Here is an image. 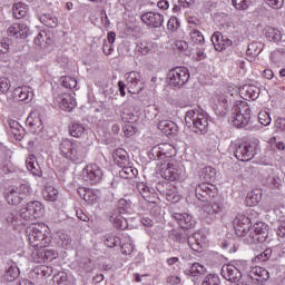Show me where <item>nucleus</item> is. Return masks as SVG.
Here are the masks:
<instances>
[{"instance_id":"nucleus-1","label":"nucleus","mask_w":285,"mask_h":285,"mask_svg":"<svg viewBox=\"0 0 285 285\" xmlns=\"http://www.w3.org/2000/svg\"><path fill=\"white\" fill-rule=\"evenodd\" d=\"M185 125L195 135H206L208 132V116L197 109L188 110L185 115Z\"/></svg>"},{"instance_id":"nucleus-2","label":"nucleus","mask_w":285,"mask_h":285,"mask_svg":"<svg viewBox=\"0 0 285 285\" xmlns=\"http://www.w3.org/2000/svg\"><path fill=\"white\" fill-rule=\"evenodd\" d=\"M232 124L235 128L250 130V106L244 100H238L232 108Z\"/></svg>"},{"instance_id":"nucleus-3","label":"nucleus","mask_w":285,"mask_h":285,"mask_svg":"<svg viewBox=\"0 0 285 285\" xmlns=\"http://www.w3.org/2000/svg\"><path fill=\"white\" fill-rule=\"evenodd\" d=\"M128 215H130V202L120 199L117 208L109 214V222L114 228L126 230L128 228Z\"/></svg>"},{"instance_id":"nucleus-4","label":"nucleus","mask_w":285,"mask_h":285,"mask_svg":"<svg viewBox=\"0 0 285 285\" xmlns=\"http://www.w3.org/2000/svg\"><path fill=\"white\" fill-rule=\"evenodd\" d=\"M60 153L66 157V159H71V161H80L86 157L88 149H86L81 142H72L66 139L60 144Z\"/></svg>"},{"instance_id":"nucleus-5","label":"nucleus","mask_w":285,"mask_h":285,"mask_svg":"<svg viewBox=\"0 0 285 285\" xmlns=\"http://www.w3.org/2000/svg\"><path fill=\"white\" fill-rule=\"evenodd\" d=\"M190 79V71L186 67H175L167 75V81L173 88H183Z\"/></svg>"},{"instance_id":"nucleus-6","label":"nucleus","mask_w":285,"mask_h":285,"mask_svg":"<svg viewBox=\"0 0 285 285\" xmlns=\"http://www.w3.org/2000/svg\"><path fill=\"white\" fill-rule=\"evenodd\" d=\"M170 237L173 242H177L178 244L187 243L189 248H191V250H195L196 253H199V250H202V243L193 244V242H195V233L193 232V229L171 232Z\"/></svg>"},{"instance_id":"nucleus-7","label":"nucleus","mask_w":285,"mask_h":285,"mask_svg":"<svg viewBox=\"0 0 285 285\" xmlns=\"http://www.w3.org/2000/svg\"><path fill=\"white\" fill-rule=\"evenodd\" d=\"M41 228H43V226L32 224L26 229L29 244L33 248H43L46 244H48V242H46V234Z\"/></svg>"},{"instance_id":"nucleus-8","label":"nucleus","mask_w":285,"mask_h":285,"mask_svg":"<svg viewBox=\"0 0 285 285\" xmlns=\"http://www.w3.org/2000/svg\"><path fill=\"white\" fill-rule=\"evenodd\" d=\"M259 147L255 142L240 144L235 148L234 155L238 161H250L257 155Z\"/></svg>"},{"instance_id":"nucleus-9","label":"nucleus","mask_w":285,"mask_h":285,"mask_svg":"<svg viewBox=\"0 0 285 285\" xmlns=\"http://www.w3.org/2000/svg\"><path fill=\"white\" fill-rule=\"evenodd\" d=\"M250 244H264L268 242V225L266 223H255L249 229Z\"/></svg>"},{"instance_id":"nucleus-10","label":"nucleus","mask_w":285,"mask_h":285,"mask_svg":"<svg viewBox=\"0 0 285 285\" xmlns=\"http://www.w3.org/2000/svg\"><path fill=\"white\" fill-rule=\"evenodd\" d=\"M126 82L128 92L135 95V92H141L144 90V78L140 72L131 71L126 73Z\"/></svg>"},{"instance_id":"nucleus-11","label":"nucleus","mask_w":285,"mask_h":285,"mask_svg":"<svg viewBox=\"0 0 285 285\" xmlns=\"http://www.w3.org/2000/svg\"><path fill=\"white\" fill-rule=\"evenodd\" d=\"M196 197L199 202H213L217 197V189L215 186L207 183L200 184L195 189Z\"/></svg>"},{"instance_id":"nucleus-12","label":"nucleus","mask_w":285,"mask_h":285,"mask_svg":"<svg viewBox=\"0 0 285 285\" xmlns=\"http://www.w3.org/2000/svg\"><path fill=\"white\" fill-rule=\"evenodd\" d=\"M233 226L237 237H246L250 234V218L248 216L238 215L233 220Z\"/></svg>"},{"instance_id":"nucleus-13","label":"nucleus","mask_w":285,"mask_h":285,"mask_svg":"<svg viewBox=\"0 0 285 285\" xmlns=\"http://www.w3.org/2000/svg\"><path fill=\"white\" fill-rule=\"evenodd\" d=\"M82 175L85 181L95 185L101 181V177H104V171L101 170V167L98 166L97 164H91L83 169Z\"/></svg>"},{"instance_id":"nucleus-14","label":"nucleus","mask_w":285,"mask_h":285,"mask_svg":"<svg viewBox=\"0 0 285 285\" xmlns=\"http://www.w3.org/2000/svg\"><path fill=\"white\" fill-rule=\"evenodd\" d=\"M0 222H2V224H10L13 228L23 225V222L19 218V212L12 207H6L2 209L0 213Z\"/></svg>"},{"instance_id":"nucleus-15","label":"nucleus","mask_w":285,"mask_h":285,"mask_svg":"<svg viewBox=\"0 0 285 285\" xmlns=\"http://www.w3.org/2000/svg\"><path fill=\"white\" fill-rule=\"evenodd\" d=\"M142 23H146L148 28H161L164 26V14L159 12L148 11L140 16Z\"/></svg>"},{"instance_id":"nucleus-16","label":"nucleus","mask_w":285,"mask_h":285,"mask_svg":"<svg viewBox=\"0 0 285 285\" xmlns=\"http://www.w3.org/2000/svg\"><path fill=\"white\" fill-rule=\"evenodd\" d=\"M173 146L168 144H160L156 145L151 148L149 154V158L157 160V159H170L173 157Z\"/></svg>"},{"instance_id":"nucleus-17","label":"nucleus","mask_w":285,"mask_h":285,"mask_svg":"<svg viewBox=\"0 0 285 285\" xmlns=\"http://www.w3.org/2000/svg\"><path fill=\"white\" fill-rule=\"evenodd\" d=\"M160 176L167 181H177V179H180L181 173H179V168H177V165L168 163L161 167Z\"/></svg>"},{"instance_id":"nucleus-18","label":"nucleus","mask_w":285,"mask_h":285,"mask_svg":"<svg viewBox=\"0 0 285 285\" xmlns=\"http://www.w3.org/2000/svg\"><path fill=\"white\" fill-rule=\"evenodd\" d=\"M7 35L14 37V39H27L30 35V28L26 23H13L8 28Z\"/></svg>"},{"instance_id":"nucleus-19","label":"nucleus","mask_w":285,"mask_h":285,"mask_svg":"<svg viewBox=\"0 0 285 285\" xmlns=\"http://www.w3.org/2000/svg\"><path fill=\"white\" fill-rule=\"evenodd\" d=\"M222 275L224 279L232 282L233 284H237V282L242 279V271L230 264L222 267Z\"/></svg>"},{"instance_id":"nucleus-20","label":"nucleus","mask_w":285,"mask_h":285,"mask_svg":"<svg viewBox=\"0 0 285 285\" xmlns=\"http://www.w3.org/2000/svg\"><path fill=\"white\" fill-rule=\"evenodd\" d=\"M12 97L16 99V101H26L27 104H30L35 97V94L32 92V88L23 86L13 89Z\"/></svg>"},{"instance_id":"nucleus-21","label":"nucleus","mask_w":285,"mask_h":285,"mask_svg":"<svg viewBox=\"0 0 285 285\" xmlns=\"http://www.w3.org/2000/svg\"><path fill=\"white\" fill-rule=\"evenodd\" d=\"M173 219L177 222L183 230H193V228H195V220L193 219V216L188 214L175 213L173 214Z\"/></svg>"},{"instance_id":"nucleus-22","label":"nucleus","mask_w":285,"mask_h":285,"mask_svg":"<svg viewBox=\"0 0 285 285\" xmlns=\"http://www.w3.org/2000/svg\"><path fill=\"white\" fill-rule=\"evenodd\" d=\"M27 126H29L30 132L33 135H39L43 131V122L41 121V118L39 117V114L32 112L27 118Z\"/></svg>"},{"instance_id":"nucleus-23","label":"nucleus","mask_w":285,"mask_h":285,"mask_svg":"<svg viewBox=\"0 0 285 285\" xmlns=\"http://www.w3.org/2000/svg\"><path fill=\"white\" fill-rule=\"evenodd\" d=\"M56 99L61 110H67L68 112H70V110H73L75 106H77V100L75 99V97L68 94L58 95Z\"/></svg>"},{"instance_id":"nucleus-24","label":"nucleus","mask_w":285,"mask_h":285,"mask_svg":"<svg viewBox=\"0 0 285 285\" xmlns=\"http://www.w3.org/2000/svg\"><path fill=\"white\" fill-rule=\"evenodd\" d=\"M239 92L243 99H252V101H255V99H258L259 97V87L255 85H245L239 89Z\"/></svg>"},{"instance_id":"nucleus-25","label":"nucleus","mask_w":285,"mask_h":285,"mask_svg":"<svg viewBox=\"0 0 285 285\" xmlns=\"http://www.w3.org/2000/svg\"><path fill=\"white\" fill-rule=\"evenodd\" d=\"M3 196L9 206H19V204L23 202V199L19 196L18 191H16L14 186L6 188Z\"/></svg>"},{"instance_id":"nucleus-26","label":"nucleus","mask_w":285,"mask_h":285,"mask_svg":"<svg viewBox=\"0 0 285 285\" xmlns=\"http://www.w3.org/2000/svg\"><path fill=\"white\" fill-rule=\"evenodd\" d=\"M158 130L163 131L164 135H175L177 132L178 127L173 120H160L157 124Z\"/></svg>"},{"instance_id":"nucleus-27","label":"nucleus","mask_w":285,"mask_h":285,"mask_svg":"<svg viewBox=\"0 0 285 285\" xmlns=\"http://www.w3.org/2000/svg\"><path fill=\"white\" fill-rule=\"evenodd\" d=\"M19 275H21V272L19 271L17 263L12 261L7 263V269H6L7 282H14V279H17Z\"/></svg>"},{"instance_id":"nucleus-28","label":"nucleus","mask_w":285,"mask_h":285,"mask_svg":"<svg viewBox=\"0 0 285 285\" xmlns=\"http://www.w3.org/2000/svg\"><path fill=\"white\" fill-rule=\"evenodd\" d=\"M200 179H203L206 184H213L217 177V169L207 166L202 169L199 174Z\"/></svg>"},{"instance_id":"nucleus-29","label":"nucleus","mask_w":285,"mask_h":285,"mask_svg":"<svg viewBox=\"0 0 285 285\" xmlns=\"http://www.w3.org/2000/svg\"><path fill=\"white\" fill-rule=\"evenodd\" d=\"M27 169L33 174L36 177H41V167L37 163V157L30 155L26 161Z\"/></svg>"},{"instance_id":"nucleus-30","label":"nucleus","mask_w":285,"mask_h":285,"mask_svg":"<svg viewBox=\"0 0 285 285\" xmlns=\"http://www.w3.org/2000/svg\"><path fill=\"white\" fill-rule=\"evenodd\" d=\"M189 37H190V41L191 43H194L195 46H204V43L206 42V39L204 38V35L202 33V31H199V29L189 26Z\"/></svg>"},{"instance_id":"nucleus-31","label":"nucleus","mask_w":285,"mask_h":285,"mask_svg":"<svg viewBox=\"0 0 285 285\" xmlns=\"http://www.w3.org/2000/svg\"><path fill=\"white\" fill-rule=\"evenodd\" d=\"M27 209H29V213H31L33 219H39L41 215H43V205H41L37 200H32L27 203Z\"/></svg>"},{"instance_id":"nucleus-32","label":"nucleus","mask_w":285,"mask_h":285,"mask_svg":"<svg viewBox=\"0 0 285 285\" xmlns=\"http://www.w3.org/2000/svg\"><path fill=\"white\" fill-rule=\"evenodd\" d=\"M112 159L119 168H122V166H126L128 164V151L124 149H117L112 154Z\"/></svg>"},{"instance_id":"nucleus-33","label":"nucleus","mask_w":285,"mask_h":285,"mask_svg":"<svg viewBox=\"0 0 285 285\" xmlns=\"http://www.w3.org/2000/svg\"><path fill=\"white\" fill-rule=\"evenodd\" d=\"M135 106V97H129L121 106V119L125 122L130 124V121H132V117H135L134 115H130L129 118L127 117V112L126 110L132 108Z\"/></svg>"},{"instance_id":"nucleus-34","label":"nucleus","mask_w":285,"mask_h":285,"mask_svg":"<svg viewBox=\"0 0 285 285\" xmlns=\"http://www.w3.org/2000/svg\"><path fill=\"white\" fill-rule=\"evenodd\" d=\"M28 14V4L17 2L12 7V16L14 19H23Z\"/></svg>"},{"instance_id":"nucleus-35","label":"nucleus","mask_w":285,"mask_h":285,"mask_svg":"<svg viewBox=\"0 0 285 285\" xmlns=\"http://www.w3.org/2000/svg\"><path fill=\"white\" fill-rule=\"evenodd\" d=\"M262 50H264V43L259 41H253L248 45L246 55L249 57H259V55H262Z\"/></svg>"},{"instance_id":"nucleus-36","label":"nucleus","mask_w":285,"mask_h":285,"mask_svg":"<svg viewBox=\"0 0 285 285\" xmlns=\"http://www.w3.org/2000/svg\"><path fill=\"white\" fill-rule=\"evenodd\" d=\"M39 20L43 26H47V28H57L59 26V19L52 13H45L39 17Z\"/></svg>"},{"instance_id":"nucleus-37","label":"nucleus","mask_w":285,"mask_h":285,"mask_svg":"<svg viewBox=\"0 0 285 285\" xmlns=\"http://www.w3.org/2000/svg\"><path fill=\"white\" fill-rule=\"evenodd\" d=\"M121 168L122 169L119 171V177H121L122 179H135V177L139 175L137 168L132 166L124 165Z\"/></svg>"},{"instance_id":"nucleus-38","label":"nucleus","mask_w":285,"mask_h":285,"mask_svg":"<svg viewBox=\"0 0 285 285\" xmlns=\"http://www.w3.org/2000/svg\"><path fill=\"white\" fill-rule=\"evenodd\" d=\"M265 37L267 41H273L274 43H279L282 41V31L273 27H268L265 31Z\"/></svg>"},{"instance_id":"nucleus-39","label":"nucleus","mask_w":285,"mask_h":285,"mask_svg":"<svg viewBox=\"0 0 285 285\" xmlns=\"http://www.w3.org/2000/svg\"><path fill=\"white\" fill-rule=\"evenodd\" d=\"M262 202V190L255 189L252 193L248 194L246 198L247 206H257Z\"/></svg>"},{"instance_id":"nucleus-40","label":"nucleus","mask_w":285,"mask_h":285,"mask_svg":"<svg viewBox=\"0 0 285 285\" xmlns=\"http://www.w3.org/2000/svg\"><path fill=\"white\" fill-rule=\"evenodd\" d=\"M204 273H206V267L199 263L189 265V269H187V275L191 277H199V275H204Z\"/></svg>"},{"instance_id":"nucleus-41","label":"nucleus","mask_w":285,"mask_h":285,"mask_svg":"<svg viewBox=\"0 0 285 285\" xmlns=\"http://www.w3.org/2000/svg\"><path fill=\"white\" fill-rule=\"evenodd\" d=\"M42 196L46 202H57V198L59 197V190L52 186H48L42 191Z\"/></svg>"},{"instance_id":"nucleus-42","label":"nucleus","mask_w":285,"mask_h":285,"mask_svg":"<svg viewBox=\"0 0 285 285\" xmlns=\"http://www.w3.org/2000/svg\"><path fill=\"white\" fill-rule=\"evenodd\" d=\"M16 191L18 193L20 199H28L30 197V185L28 183L20 184L14 186Z\"/></svg>"},{"instance_id":"nucleus-43","label":"nucleus","mask_w":285,"mask_h":285,"mask_svg":"<svg viewBox=\"0 0 285 285\" xmlns=\"http://www.w3.org/2000/svg\"><path fill=\"white\" fill-rule=\"evenodd\" d=\"M223 208L224 206L222 204L213 202L204 207V212L207 213V215H217V213H222Z\"/></svg>"},{"instance_id":"nucleus-44","label":"nucleus","mask_w":285,"mask_h":285,"mask_svg":"<svg viewBox=\"0 0 285 285\" xmlns=\"http://www.w3.org/2000/svg\"><path fill=\"white\" fill-rule=\"evenodd\" d=\"M165 195H166L167 202H170L171 204H177V202H179V199H181V196H179V194H177L176 187H169L165 191Z\"/></svg>"},{"instance_id":"nucleus-45","label":"nucleus","mask_w":285,"mask_h":285,"mask_svg":"<svg viewBox=\"0 0 285 285\" xmlns=\"http://www.w3.org/2000/svg\"><path fill=\"white\" fill-rule=\"evenodd\" d=\"M60 83L63 86V88H68L69 90H72V88H77V78L70 77V76H62L60 78Z\"/></svg>"},{"instance_id":"nucleus-46","label":"nucleus","mask_w":285,"mask_h":285,"mask_svg":"<svg viewBox=\"0 0 285 285\" xmlns=\"http://www.w3.org/2000/svg\"><path fill=\"white\" fill-rule=\"evenodd\" d=\"M20 222H35L33 216L31 215L30 210L28 209L27 205H23L18 213Z\"/></svg>"},{"instance_id":"nucleus-47","label":"nucleus","mask_w":285,"mask_h":285,"mask_svg":"<svg viewBox=\"0 0 285 285\" xmlns=\"http://www.w3.org/2000/svg\"><path fill=\"white\" fill-rule=\"evenodd\" d=\"M202 285H222V278L217 274H209L203 279Z\"/></svg>"},{"instance_id":"nucleus-48","label":"nucleus","mask_w":285,"mask_h":285,"mask_svg":"<svg viewBox=\"0 0 285 285\" xmlns=\"http://www.w3.org/2000/svg\"><path fill=\"white\" fill-rule=\"evenodd\" d=\"M85 130L86 128H83L81 124H73L69 127V135H71V137H81Z\"/></svg>"},{"instance_id":"nucleus-49","label":"nucleus","mask_w":285,"mask_h":285,"mask_svg":"<svg viewBox=\"0 0 285 285\" xmlns=\"http://www.w3.org/2000/svg\"><path fill=\"white\" fill-rule=\"evenodd\" d=\"M105 246L108 248H115V246H121V238L118 236H107L105 239Z\"/></svg>"},{"instance_id":"nucleus-50","label":"nucleus","mask_w":285,"mask_h":285,"mask_svg":"<svg viewBox=\"0 0 285 285\" xmlns=\"http://www.w3.org/2000/svg\"><path fill=\"white\" fill-rule=\"evenodd\" d=\"M35 273L36 275H41V277H50L52 275V267L41 265L36 267Z\"/></svg>"},{"instance_id":"nucleus-51","label":"nucleus","mask_w":285,"mask_h":285,"mask_svg":"<svg viewBox=\"0 0 285 285\" xmlns=\"http://www.w3.org/2000/svg\"><path fill=\"white\" fill-rule=\"evenodd\" d=\"M223 39H224V35H222V32L219 31L214 32V35L212 36V43L217 52H219L218 46H222Z\"/></svg>"},{"instance_id":"nucleus-52","label":"nucleus","mask_w":285,"mask_h":285,"mask_svg":"<svg viewBox=\"0 0 285 285\" xmlns=\"http://www.w3.org/2000/svg\"><path fill=\"white\" fill-rule=\"evenodd\" d=\"M32 259L36 264L46 263L45 257H43V247H39L38 249L32 252Z\"/></svg>"},{"instance_id":"nucleus-53","label":"nucleus","mask_w":285,"mask_h":285,"mask_svg":"<svg viewBox=\"0 0 285 285\" xmlns=\"http://www.w3.org/2000/svg\"><path fill=\"white\" fill-rule=\"evenodd\" d=\"M273 255V249L266 248L263 253L255 256V262H268Z\"/></svg>"},{"instance_id":"nucleus-54","label":"nucleus","mask_w":285,"mask_h":285,"mask_svg":"<svg viewBox=\"0 0 285 285\" xmlns=\"http://www.w3.org/2000/svg\"><path fill=\"white\" fill-rule=\"evenodd\" d=\"M258 121L259 124H262V126H271V114L266 112V111H261L258 114Z\"/></svg>"},{"instance_id":"nucleus-55","label":"nucleus","mask_w":285,"mask_h":285,"mask_svg":"<svg viewBox=\"0 0 285 285\" xmlns=\"http://www.w3.org/2000/svg\"><path fill=\"white\" fill-rule=\"evenodd\" d=\"M137 188H138L141 197H144V199H146L148 202V199L150 197L149 196L150 195V187H148L146 184L140 183V184L137 185Z\"/></svg>"},{"instance_id":"nucleus-56","label":"nucleus","mask_w":285,"mask_h":285,"mask_svg":"<svg viewBox=\"0 0 285 285\" xmlns=\"http://www.w3.org/2000/svg\"><path fill=\"white\" fill-rule=\"evenodd\" d=\"M53 282L58 285L66 284L68 282V274L66 272H58L53 276Z\"/></svg>"},{"instance_id":"nucleus-57","label":"nucleus","mask_w":285,"mask_h":285,"mask_svg":"<svg viewBox=\"0 0 285 285\" xmlns=\"http://www.w3.org/2000/svg\"><path fill=\"white\" fill-rule=\"evenodd\" d=\"M83 199L87 204H90L91 206L99 202V197H97V195H95L92 191H86L83 194Z\"/></svg>"},{"instance_id":"nucleus-58","label":"nucleus","mask_w":285,"mask_h":285,"mask_svg":"<svg viewBox=\"0 0 285 285\" xmlns=\"http://www.w3.org/2000/svg\"><path fill=\"white\" fill-rule=\"evenodd\" d=\"M179 26H180V23H179V19H177V17H171L167 22V28L171 32L179 30Z\"/></svg>"},{"instance_id":"nucleus-59","label":"nucleus","mask_w":285,"mask_h":285,"mask_svg":"<svg viewBox=\"0 0 285 285\" xmlns=\"http://www.w3.org/2000/svg\"><path fill=\"white\" fill-rule=\"evenodd\" d=\"M11 135L14 137V139L21 141L23 137H26V129L20 125V128L13 129Z\"/></svg>"},{"instance_id":"nucleus-60","label":"nucleus","mask_w":285,"mask_h":285,"mask_svg":"<svg viewBox=\"0 0 285 285\" xmlns=\"http://www.w3.org/2000/svg\"><path fill=\"white\" fill-rule=\"evenodd\" d=\"M42 250L45 262H52V259H57V253L55 252V249L42 248Z\"/></svg>"},{"instance_id":"nucleus-61","label":"nucleus","mask_w":285,"mask_h":285,"mask_svg":"<svg viewBox=\"0 0 285 285\" xmlns=\"http://www.w3.org/2000/svg\"><path fill=\"white\" fill-rule=\"evenodd\" d=\"M227 48H233V40L223 36L222 46H218V52H223V50H226Z\"/></svg>"},{"instance_id":"nucleus-62","label":"nucleus","mask_w":285,"mask_h":285,"mask_svg":"<svg viewBox=\"0 0 285 285\" xmlns=\"http://www.w3.org/2000/svg\"><path fill=\"white\" fill-rule=\"evenodd\" d=\"M10 90V80L8 78H0V92H8Z\"/></svg>"},{"instance_id":"nucleus-63","label":"nucleus","mask_w":285,"mask_h":285,"mask_svg":"<svg viewBox=\"0 0 285 285\" xmlns=\"http://www.w3.org/2000/svg\"><path fill=\"white\" fill-rule=\"evenodd\" d=\"M267 184L271 188H279L282 186V179H279V177H271L268 178Z\"/></svg>"},{"instance_id":"nucleus-64","label":"nucleus","mask_w":285,"mask_h":285,"mask_svg":"<svg viewBox=\"0 0 285 285\" xmlns=\"http://www.w3.org/2000/svg\"><path fill=\"white\" fill-rule=\"evenodd\" d=\"M265 1L274 10H279V8H282V6H284V0H265Z\"/></svg>"}]
</instances>
